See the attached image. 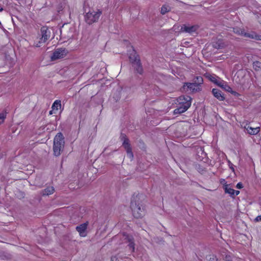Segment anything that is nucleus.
<instances>
[{
	"instance_id": "1",
	"label": "nucleus",
	"mask_w": 261,
	"mask_h": 261,
	"mask_svg": "<svg viewBox=\"0 0 261 261\" xmlns=\"http://www.w3.org/2000/svg\"><path fill=\"white\" fill-rule=\"evenodd\" d=\"M130 208L133 215L136 218H142L145 214L144 207L140 204L139 198L137 196L133 197L132 199Z\"/></svg>"
},
{
	"instance_id": "2",
	"label": "nucleus",
	"mask_w": 261,
	"mask_h": 261,
	"mask_svg": "<svg viewBox=\"0 0 261 261\" xmlns=\"http://www.w3.org/2000/svg\"><path fill=\"white\" fill-rule=\"evenodd\" d=\"M191 97L187 95L179 96L177 100L180 106L174 110V114H181L186 112L191 105Z\"/></svg>"
},
{
	"instance_id": "3",
	"label": "nucleus",
	"mask_w": 261,
	"mask_h": 261,
	"mask_svg": "<svg viewBox=\"0 0 261 261\" xmlns=\"http://www.w3.org/2000/svg\"><path fill=\"white\" fill-rule=\"evenodd\" d=\"M64 137L61 133H58L54 138L53 150L55 156H59L64 148Z\"/></svg>"
},
{
	"instance_id": "4",
	"label": "nucleus",
	"mask_w": 261,
	"mask_h": 261,
	"mask_svg": "<svg viewBox=\"0 0 261 261\" xmlns=\"http://www.w3.org/2000/svg\"><path fill=\"white\" fill-rule=\"evenodd\" d=\"M101 14L102 11L99 9H96V10H90L84 15L85 21L87 24H92L98 21Z\"/></svg>"
},
{
	"instance_id": "5",
	"label": "nucleus",
	"mask_w": 261,
	"mask_h": 261,
	"mask_svg": "<svg viewBox=\"0 0 261 261\" xmlns=\"http://www.w3.org/2000/svg\"><path fill=\"white\" fill-rule=\"evenodd\" d=\"M120 138L121 141H122V146L126 151L127 156L130 160H132L134 158V154L132 152V147L128 138L124 134H121Z\"/></svg>"
},
{
	"instance_id": "6",
	"label": "nucleus",
	"mask_w": 261,
	"mask_h": 261,
	"mask_svg": "<svg viewBox=\"0 0 261 261\" xmlns=\"http://www.w3.org/2000/svg\"><path fill=\"white\" fill-rule=\"evenodd\" d=\"M40 33L41 37L40 38V41L38 43L35 44V46L36 47H40L41 43H45L50 37V31L49 28L46 26L41 27L40 29Z\"/></svg>"
},
{
	"instance_id": "7",
	"label": "nucleus",
	"mask_w": 261,
	"mask_h": 261,
	"mask_svg": "<svg viewBox=\"0 0 261 261\" xmlns=\"http://www.w3.org/2000/svg\"><path fill=\"white\" fill-rule=\"evenodd\" d=\"M68 51L67 50L64 48H57L55 51L53 53L52 56L50 58L52 61H54L59 59L63 58L65 57Z\"/></svg>"
},
{
	"instance_id": "8",
	"label": "nucleus",
	"mask_w": 261,
	"mask_h": 261,
	"mask_svg": "<svg viewBox=\"0 0 261 261\" xmlns=\"http://www.w3.org/2000/svg\"><path fill=\"white\" fill-rule=\"evenodd\" d=\"M195 83H185L182 86V90L185 92L190 90L192 92H196L201 90V89Z\"/></svg>"
},
{
	"instance_id": "9",
	"label": "nucleus",
	"mask_w": 261,
	"mask_h": 261,
	"mask_svg": "<svg viewBox=\"0 0 261 261\" xmlns=\"http://www.w3.org/2000/svg\"><path fill=\"white\" fill-rule=\"evenodd\" d=\"M88 222L81 224L76 227V230L79 232L81 237H85L87 235L86 229L88 226Z\"/></svg>"
},
{
	"instance_id": "10",
	"label": "nucleus",
	"mask_w": 261,
	"mask_h": 261,
	"mask_svg": "<svg viewBox=\"0 0 261 261\" xmlns=\"http://www.w3.org/2000/svg\"><path fill=\"white\" fill-rule=\"evenodd\" d=\"M242 126L243 127L245 130L250 135H256L259 132V127H252L250 126L247 123H246L244 126L242 125Z\"/></svg>"
},
{
	"instance_id": "11",
	"label": "nucleus",
	"mask_w": 261,
	"mask_h": 261,
	"mask_svg": "<svg viewBox=\"0 0 261 261\" xmlns=\"http://www.w3.org/2000/svg\"><path fill=\"white\" fill-rule=\"evenodd\" d=\"M198 28V25H184V26H182L181 27V30L184 32L192 34L194 33H196Z\"/></svg>"
},
{
	"instance_id": "12",
	"label": "nucleus",
	"mask_w": 261,
	"mask_h": 261,
	"mask_svg": "<svg viewBox=\"0 0 261 261\" xmlns=\"http://www.w3.org/2000/svg\"><path fill=\"white\" fill-rule=\"evenodd\" d=\"M214 96L220 101H223L225 98L224 94L219 89L214 88L212 91Z\"/></svg>"
},
{
	"instance_id": "13",
	"label": "nucleus",
	"mask_w": 261,
	"mask_h": 261,
	"mask_svg": "<svg viewBox=\"0 0 261 261\" xmlns=\"http://www.w3.org/2000/svg\"><path fill=\"white\" fill-rule=\"evenodd\" d=\"M132 65L136 72L140 74L143 73V69L140 60H138L137 62L132 64Z\"/></svg>"
},
{
	"instance_id": "14",
	"label": "nucleus",
	"mask_w": 261,
	"mask_h": 261,
	"mask_svg": "<svg viewBox=\"0 0 261 261\" xmlns=\"http://www.w3.org/2000/svg\"><path fill=\"white\" fill-rule=\"evenodd\" d=\"M244 37L254 39L256 40H261V35H257L254 32L251 33L245 32Z\"/></svg>"
},
{
	"instance_id": "15",
	"label": "nucleus",
	"mask_w": 261,
	"mask_h": 261,
	"mask_svg": "<svg viewBox=\"0 0 261 261\" xmlns=\"http://www.w3.org/2000/svg\"><path fill=\"white\" fill-rule=\"evenodd\" d=\"M129 58L132 64L137 62L138 60H140L139 56L134 49L132 50V52L130 53Z\"/></svg>"
},
{
	"instance_id": "16",
	"label": "nucleus",
	"mask_w": 261,
	"mask_h": 261,
	"mask_svg": "<svg viewBox=\"0 0 261 261\" xmlns=\"http://www.w3.org/2000/svg\"><path fill=\"white\" fill-rule=\"evenodd\" d=\"M55 189L52 186H49L42 191V194L43 196H48L54 193Z\"/></svg>"
},
{
	"instance_id": "17",
	"label": "nucleus",
	"mask_w": 261,
	"mask_h": 261,
	"mask_svg": "<svg viewBox=\"0 0 261 261\" xmlns=\"http://www.w3.org/2000/svg\"><path fill=\"white\" fill-rule=\"evenodd\" d=\"M224 190L225 193L229 194L232 197H234V189L231 188L230 185H225Z\"/></svg>"
},
{
	"instance_id": "18",
	"label": "nucleus",
	"mask_w": 261,
	"mask_h": 261,
	"mask_svg": "<svg viewBox=\"0 0 261 261\" xmlns=\"http://www.w3.org/2000/svg\"><path fill=\"white\" fill-rule=\"evenodd\" d=\"M203 80L202 76H198L193 79V82L197 84L196 85L200 87V85L203 83Z\"/></svg>"
},
{
	"instance_id": "19",
	"label": "nucleus",
	"mask_w": 261,
	"mask_h": 261,
	"mask_svg": "<svg viewBox=\"0 0 261 261\" xmlns=\"http://www.w3.org/2000/svg\"><path fill=\"white\" fill-rule=\"evenodd\" d=\"M232 31L235 34H238L239 35L242 36H244V34L245 33V31L244 30H242L241 28H238V27L233 28Z\"/></svg>"
},
{
	"instance_id": "20",
	"label": "nucleus",
	"mask_w": 261,
	"mask_h": 261,
	"mask_svg": "<svg viewBox=\"0 0 261 261\" xmlns=\"http://www.w3.org/2000/svg\"><path fill=\"white\" fill-rule=\"evenodd\" d=\"M195 168L201 174H203L205 172V168L200 164H196Z\"/></svg>"
},
{
	"instance_id": "21",
	"label": "nucleus",
	"mask_w": 261,
	"mask_h": 261,
	"mask_svg": "<svg viewBox=\"0 0 261 261\" xmlns=\"http://www.w3.org/2000/svg\"><path fill=\"white\" fill-rule=\"evenodd\" d=\"M128 242H129L128 246L132 249V252L135 251V243L133 241V238L132 237H129L128 238Z\"/></svg>"
},
{
	"instance_id": "22",
	"label": "nucleus",
	"mask_w": 261,
	"mask_h": 261,
	"mask_svg": "<svg viewBox=\"0 0 261 261\" xmlns=\"http://www.w3.org/2000/svg\"><path fill=\"white\" fill-rule=\"evenodd\" d=\"M253 69L256 71H259L261 69V63L259 61L254 62L253 63Z\"/></svg>"
},
{
	"instance_id": "23",
	"label": "nucleus",
	"mask_w": 261,
	"mask_h": 261,
	"mask_svg": "<svg viewBox=\"0 0 261 261\" xmlns=\"http://www.w3.org/2000/svg\"><path fill=\"white\" fill-rule=\"evenodd\" d=\"M214 84L221 88L223 87L224 84H225V81L221 80L220 77H218Z\"/></svg>"
},
{
	"instance_id": "24",
	"label": "nucleus",
	"mask_w": 261,
	"mask_h": 261,
	"mask_svg": "<svg viewBox=\"0 0 261 261\" xmlns=\"http://www.w3.org/2000/svg\"><path fill=\"white\" fill-rule=\"evenodd\" d=\"M58 107H61V101L60 100H56L52 105V109H56L57 110H58Z\"/></svg>"
},
{
	"instance_id": "25",
	"label": "nucleus",
	"mask_w": 261,
	"mask_h": 261,
	"mask_svg": "<svg viewBox=\"0 0 261 261\" xmlns=\"http://www.w3.org/2000/svg\"><path fill=\"white\" fill-rule=\"evenodd\" d=\"M218 77V76H216L215 74H212V75L210 74V75H207V77H208V80L214 83H215V82H216V79H217Z\"/></svg>"
},
{
	"instance_id": "26",
	"label": "nucleus",
	"mask_w": 261,
	"mask_h": 261,
	"mask_svg": "<svg viewBox=\"0 0 261 261\" xmlns=\"http://www.w3.org/2000/svg\"><path fill=\"white\" fill-rule=\"evenodd\" d=\"M221 88H223V89H224L225 91H226L228 92H230V93L232 90V88L230 86L227 85L226 84V82H225V84H224L223 87H221Z\"/></svg>"
},
{
	"instance_id": "27",
	"label": "nucleus",
	"mask_w": 261,
	"mask_h": 261,
	"mask_svg": "<svg viewBox=\"0 0 261 261\" xmlns=\"http://www.w3.org/2000/svg\"><path fill=\"white\" fill-rule=\"evenodd\" d=\"M208 261H218L217 257L214 255H210L207 256Z\"/></svg>"
},
{
	"instance_id": "28",
	"label": "nucleus",
	"mask_w": 261,
	"mask_h": 261,
	"mask_svg": "<svg viewBox=\"0 0 261 261\" xmlns=\"http://www.w3.org/2000/svg\"><path fill=\"white\" fill-rule=\"evenodd\" d=\"M6 117V113L5 112H2L0 113V124L2 123Z\"/></svg>"
},
{
	"instance_id": "29",
	"label": "nucleus",
	"mask_w": 261,
	"mask_h": 261,
	"mask_svg": "<svg viewBox=\"0 0 261 261\" xmlns=\"http://www.w3.org/2000/svg\"><path fill=\"white\" fill-rule=\"evenodd\" d=\"M168 11H169V10L167 7L163 6L161 8V14H165Z\"/></svg>"
},
{
	"instance_id": "30",
	"label": "nucleus",
	"mask_w": 261,
	"mask_h": 261,
	"mask_svg": "<svg viewBox=\"0 0 261 261\" xmlns=\"http://www.w3.org/2000/svg\"><path fill=\"white\" fill-rule=\"evenodd\" d=\"M224 259L225 261H233L232 257L229 254L226 255Z\"/></svg>"
},
{
	"instance_id": "31",
	"label": "nucleus",
	"mask_w": 261,
	"mask_h": 261,
	"mask_svg": "<svg viewBox=\"0 0 261 261\" xmlns=\"http://www.w3.org/2000/svg\"><path fill=\"white\" fill-rule=\"evenodd\" d=\"M228 166H229V168L231 169V170L233 172H234V167H233L234 166H233V164L230 161H228Z\"/></svg>"
},
{
	"instance_id": "32",
	"label": "nucleus",
	"mask_w": 261,
	"mask_h": 261,
	"mask_svg": "<svg viewBox=\"0 0 261 261\" xmlns=\"http://www.w3.org/2000/svg\"><path fill=\"white\" fill-rule=\"evenodd\" d=\"M236 188L239 189H241L243 188V186L242 182H238L236 186Z\"/></svg>"
},
{
	"instance_id": "33",
	"label": "nucleus",
	"mask_w": 261,
	"mask_h": 261,
	"mask_svg": "<svg viewBox=\"0 0 261 261\" xmlns=\"http://www.w3.org/2000/svg\"><path fill=\"white\" fill-rule=\"evenodd\" d=\"M111 261H119V260L116 256H113L111 258Z\"/></svg>"
},
{
	"instance_id": "34",
	"label": "nucleus",
	"mask_w": 261,
	"mask_h": 261,
	"mask_svg": "<svg viewBox=\"0 0 261 261\" xmlns=\"http://www.w3.org/2000/svg\"><path fill=\"white\" fill-rule=\"evenodd\" d=\"M254 221L255 222H259V221H261V216H258L257 217H256L255 219H254Z\"/></svg>"
},
{
	"instance_id": "35",
	"label": "nucleus",
	"mask_w": 261,
	"mask_h": 261,
	"mask_svg": "<svg viewBox=\"0 0 261 261\" xmlns=\"http://www.w3.org/2000/svg\"><path fill=\"white\" fill-rule=\"evenodd\" d=\"M230 93H231L232 95L236 96H238L240 95V94L237 92L236 91H234L233 90H232L231 92H230Z\"/></svg>"
},
{
	"instance_id": "36",
	"label": "nucleus",
	"mask_w": 261,
	"mask_h": 261,
	"mask_svg": "<svg viewBox=\"0 0 261 261\" xmlns=\"http://www.w3.org/2000/svg\"><path fill=\"white\" fill-rule=\"evenodd\" d=\"M239 193H240V191H239L234 190V197L235 196H237V195H239Z\"/></svg>"
},
{
	"instance_id": "37",
	"label": "nucleus",
	"mask_w": 261,
	"mask_h": 261,
	"mask_svg": "<svg viewBox=\"0 0 261 261\" xmlns=\"http://www.w3.org/2000/svg\"><path fill=\"white\" fill-rule=\"evenodd\" d=\"M53 112V111H49V114H50V115H51V114H53V112Z\"/></svg>"
},
{
	"instance_id": "38",
	"label": "nucleus",
	"mask_w": 261,
	"mask_h": 261,
	"mask_svg": "<svg viewBox=\"0 0 261 261\" xmlns=\"http://www.w3.org/2000/svg\"><path fill=\"white\" fill-rule=\"evenodd\" d=\"M223 181H222V182H224V181H225V179H223Z\"/></svg>"
},
{
	"instance_id": "39",
	"label": "nucleus",
	"mask_w": 261,
	"mask_h": 261,
	"mask_svg": "<svg viewBox=\"0 0 261 261\" xmlns=\"http://www.w3.org/2000/svg\"><path fill=\"white\" fill-rule=\"evenodd\" d=\"M223 181H222V182H224V181H225V179H223Z\"/></svg>"
}]
</instances>
